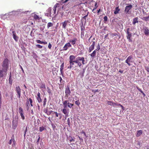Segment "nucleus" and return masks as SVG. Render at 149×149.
<instances>
[{
    "label": "nucleus",
    "instance_id": "obj_48",
    "mask_svg": "<svg viewBox=\"0 0 149 149\" xmlns=\"http://www.w3.org/2000/svg\"><path fill=\"white\" fill-rule=\"evenodd\" d=\"M111 35L112 37H113L114 36H116L117 35V33H112L111 34Z\"/></svg>",
    "mask_w": 149,
    "mask_h": 149
},
{
    "label": "nucleus",
    "instance_id": "obj_11",
    "mask_svg": "<svg viewBox=\"0 0 149 149\" xmlns=\"http://www.w3.org/2000/svg\"><path fill=\"white\" fill-rule=\"evenodd\" d=\"M19 113L21 116V118L23 120H24L25 119V117L24 116L23 109L21 107H19Z\"/></svg>",
    "mask_w": 149,
    "mask_h": 149
},
{
    "label": "nucleus",
    "instance_id": "obj_58",
    "mask_svg": "<svg viewBox=\"0 0 149 149\" xmlns=\"http://www.w3.org/2000/svg\"><path fill=\"white\" fill-rule=\"evenodd\" d=\"M117 104L115 102H113V106H116Z\"/></svg>",
    "mask_w": 149,
    "mask_h": 149
},
{
    "label": "nucleus",
    "instance_id": "obj_55",
    "mask_svg": "<svg viewBox=\"0 0 149 149\" xmlns=\"http://www.w3.org/2000/svg\"><path fill=\"white\" fill-rule=\"evenodd\" d=\"M55 113V114H56V117H58V113L56 112H54Z\"/></svg>",
    "mask_w": 149,
    "mask_h": 149
},
{
    "label": "nucleus",
    "instance_id": "obj_29",
    "mask_svg": "<svg viewBox=\"0 0 149 149\" xmlns=\"http://www.w3.org/2000/svg\"><path fill=\"white\" fill-rule=\"evenodd\" d=\"M53 24L51 22H49L47 24V27L49 29L50 27H52L53 26Z\"/></svg>",
    "mask_w": 149,
    "mask_h": 149
},
{
    "label": "nucleus",
    "instance_id": "obj_51",
    "mask_svg": "<svg viewBox=\"0 0 149 149\" xmlns=\"http://www.w3.org/2000/svg\"><path fill=\"white\" fill-rule=\"evenodd\" d=\"M52 46V45L50 44V43H49V45H48V48H49V49H51V48Z\"/></svg>",
    "mask_w": 149,
    "mask_h": 149
},
{
    "label": "nucleus",
    "instance_id": "obj_42",
    "mask_svg": "<svg viewBox=\"0 0 149 149\" xmlns=\"http://www.w3.org/2000/svg\"><path fill=\"white\" fill-rule=\"evenodd\" d=\"M29 100L30 102L31 106L32 107L33 106V104H32L33 101H32V100L31 98H30L29 99Z\"/></svg>",
    "mask_w": 149,
    "mask_h": 149
},
{
    "label": "nucleus",
    "instance_id": "obj_49",
    "mask_svg": "<svg viewBox=\"0 0 149 149\" xmlns=\"http://www.w3.org/2000/svg\"><path fill=\"white\" fill-rule=\"evenodd\" d=\"M136 88H137V89L138 90L140 91L141 93H143V92L142 90H141L140 88L139 87H136Z\"/></svg>",
    "mask_w": 149,
    "mask_h": 149
},
{
    "label": "nucleus",
    "instance_id": "obj_25",
    "mask_svg": "<svg viewBox=\"0 0 149 149\" xmlns=\"http://www.w3.org/2000/svg\"><path fill=\"white\" fill-rule=\"evenodd\" d=\"M141 19L145 21H149V15L148 17H143Z\"/></svg>",
    "mask_w": 149,
    "mask_h": 149
},
{
    "label": "nucleus",
    "instance_id": "obj_64",
    "mask_svg": "<svg viewBox=\"0 0 149 149\" xmlns=\"http://www.w3.org/2000/svg\"><path fill=\"white\" fill-rule=\"evenodd\" d=\"M121 106V105L120 104H119V103H117V105H116V106Z\"/></svg>",
    "mask_w": 149,
    "mask_h": 149
},
{
    "label": "nucleus",
    "instance_id": "obj_43",
    "mask_svg": "<svg viewBox=\"0 0 149 149\" xmlns=\"http://www.w3.org/2000/svg\"><path fill=\"white\" fill-rule=\"evenodd\" d=\"M69 140L70 142H72V141H74V139H73L72 137H69Z\"/></svg>",
    "mask_w": 149,
    "mask_h": 149
},
{
    "label": "nucleus",
    "instance_id": "obj_45",
    "mask_svg": "<svg viewBox=\"0 0 149 149\" xmlns=\"http://www.w3.org/2000/svg\"><path fill=\"white\" fill-rule=\"evenodd\" d=\"M36 46L39 48L41 49L42 47V46L39 44L36 45Z\"/></svg>",
    "mask_w": 149,
    "mask_h": 149
},
{
    "label": "nucleus",
    "instance_id": "obj_59",
    "mask_svg": "<svg viewBox=\"0 0 149 149\" xmlns=\"http://www.w3.org/2000/svg\"><path fill=\"white\" fill-rule=\"evenodd\" d=\"M40 93H38L37 95L38 97H40Z\"/></svg>",
    "mask_w": 149,
    "mask_h": 149
},
{
    "label": "nucleus",
    "instance_id": "obj_20",
    "mask_svg": "<svg viewBox=\"0 0 149 149\" xmlns=\"http://www.w3.org/2000/svg\"><path fill=\"white\" fill-rule=\"evenodd\" d=\"M59 5V4L58 3H56L54 6L53 11L54 14H55L56 13V8Z\"/></svg>",
    "mask_w": 149,
    "mask_h": 149
},
{
    "label": "nucleus",
    "instance_id": "obj_14",
    "mask_svg": "<svg viewBox=\"0 0 149 149\" xmlns=\"http://www.w3.org/2000/svg\"><path fill=\"white\" fill-rule=\"evenodd\" d=\"M67 108H65L62 110V112L66 116L69 113V110L68 109H66Z\"/></svg>",
    "mask_w": 149,
    "mask_h": 149
},
{
    "label": "nucleus",
    "instance_id": "obj_62",
    "mask_svg": "<svg viewBox=\"0 0 149 149\" xmlns=\"http://www.w3.org/2000/svg\"><path fill=\"white\" fill-rule=\"evenodd\" d=\"M42 44H43L45 45L47 44V42H43L42 41Z\"/></svg>",
    "mask_w": 149,
    "mask_h": 149
},
{
    "label": "nucleus",
    "instance_id": "obj_15",
    "mask_svg": "<svg viewBox=\"0 0 149 149\" xmlns=\"http://www.w3.org/2000/svg\"><path fill=\"white\" fill-rule=\"evenodd\" d=\"M144 30L143 32L146 36H148L149 34V30L147 27H145L144 28Z\"/></svg>",
    "mask_w": 149,
    "mask_h": 149
},
{
    "label": "nucleus",
    "instance_id": "obj_6",
    "mask_svg": "<svg viewBox=\"0 0 149 149\" xmlns=\"http://www.w3.org/2000/svg\"><path fill=\"white\" fill-rule=\"evenodd\" d=\"M130 29L129 28H127V29L126 36L127 38L128 41L130 42H132V33L130 32Z\"/></svg>",
    "mask_w": 149,
    "mask_h": 149
},
{
    "label": "nucleus",
    "instance_id": "obj_17",
    "mask_svg": "<svg viewBox=\"0 0 149 149\" xmlns=\"http://www.w3.org/2000/svg\"><path fill=\"white\" fill-rule=\"evenodd\" d=\"M77 40V39L75 38H74L72 40H69V42H71L72 45H74L75 44Z\"/></svg>",
    "mask_w": 149,
    "mask_h": 149
},
{
    "label": "nucleus",
    "instance_id": "obj_44",
    "mask_svg": "<svg viewBox=\"0 0 149 149\" xmlns=\"http://www.w3.org/2000/svg\"><path fill=\"white\" fill-rule=\"evenodd\" d=\"M61 67L60 68V72L62 74L63 73V66H61Z\"/></svg>",
    "mask_w": 149,
    "mask_h": 149
},
{
    "label": "nucleus",
    "instance_id": "obj_56",
    "mask_svg": "<svg viewBox=\"0 0 149 149\" xmlns=\"http://www.w3.org/2000/svg\"><path fill=\"white\" fill-rule=\"evenodd\" d=\"M40 139V136H39L38 139L37 141V142H36V143H37V144H38V142H39V141Z\"/></svg>",
    "mask_w": 149,
    "mask_h": 149
},
{
    "label": "nucleus",
    "instance_id": "obj_18",
    "mask_svg": "<svg viewBox=\"0 0 149 149\" xmlns=\"http://www.w3.org/2000/svg\"><path fill=\"white\" fill-rule=\"evenodd\" d=\"M138 17H136L133 19L132 23L134 25H135L136 23H138Z\"/></svg>",
    "mask_w": 149,
    "mask_h": 149
},
{
    "label": "nucleus",
    "instance_id": "obj_40",
    "mask_svg": "<svg viewBox=\"0 0 149 149\" xmlns=\"http://www.w3.org/2000/svg\"><path fill=\"white\" fill-rule=\"evenodd\" d=\"M37 99L39 103H40L42 102V100L40 97H37Z\"/></svg>",
    "mask_w": 149,
    "mask_h": 149
},
{
    "label": "nucleus",
    "instance_id": "obj_21",
    "mask_svg": "<svg viewBox=\"0 0 149 149\" xmlns=\"http://www.w3.org/2000/svg\"><path fill=\"white\" fill-rule=\"evenodd\" d=\"M96 53V50H94L93 52L90 54L91 56L92 57H93L95 56Z\"/></svg>",
    "mask_w": 149,
    "mask_h": 149
},
{
    "label": "nucleus",
    "instance_id": "obj_23",
    "mask_svg": "<svg viewBox=\"0 0 149 149\" xmlns=\"http://www.w3.org/2000/svg\"><path fill=\"white\" fill-rule=\"evenodd\" d=\"M120 10L118 7H117L116 8L115 10L114 11V13L115 14H116L119 13Z\"/></svg>",
    "mask_w": 149,
    "mask_h": 149
},
{
    "label": "nucleus",
    "instance_id": "obj_37",
    "mask_svg": "<svg viewBox=\"0 0 149 149\" xmlns=\"http://www.w3.org/2000/svg\"><path fill=\"white\" fill-rule=\"evenodd\" d=\"M100 49V46L99 44H98L97 46V48L96 49V51H99Z\"/></svg>",
    "mask_w": 149,
    "mask_h": 149
},
{
    "label": "nucleus",
    "instance_id": "obj_46",
    "mask_svg": "<svg viewBox=\"0 0 149 149\" xmlns=\"http://www.w3.org/2000/svg\"><path fill=\"white\" fill-rule=\"evenodd\" d=\"M36 41L38 43L42 44V41L40 40H37Z\"/></svg>",
    "mask_w": 149,
    "mask_h": 149
},
{
    "label": "nucleus",
    "instance_id": "obj_26",
    "mask_svg": "<svg viewBox=\"0 0 149 149\" xmlns=\"http://www.w3.org/2000/svg\"><path fill=\"white\" fill-rule=\"evenodd\" d=\"M142 131L141 130H139L137 131L136 134V136L138 137L142 134Z\"/></svg>",
    "mask_w": 149,
    "mask_h": 149
},
{
    "label": "nucleus",
    "instance_id": "obj_7",
    "mask_svg": "<svg viewBox=\"0 0 149 149\" xmlns=\"http://www.w3.org/2000/svg\"><path fill=\"white\" fill-rule=\"evenodd\" d=\"M75 58V56L74 55H70V64L74 65L75 63V60H74Z\"/></svg>",
    "mask_w": 149,
    "mask_h": 149
},
{
    "label": "nucleus",
    "instance_id": "obj_4",
    "mask_svg": "<svg viewBox=\"0 0 149 149\" xmlns=\"http://www.w3.org/2000/svg\"><path fill=\"white\" fill-rule=\"evenodd\" d=\"M18 120V117L17 116H15L13 119L12 126L13 129L14 130L15 129L17 126Z\"/></svg>",
    "mask_w": 149,
    "mask_h": 149
},
{
    "label": "nucleus",
    "instance_id": "obj_22",
    "mask_svg": "<svg viewBox=\"0 0 149 149\" xmlns=\"http://www.w3.org/2000/svg\"><path fill=\"white\" fill-rule=\"evenodd\" d=\"M92 3H93L94 4V7L93 8V11L96 9L97 8V7L98 6H97V2H95L94 1H93V0L92 1H91Z\"/></svg>",
    "mask_w": 149,
    "mask_h": 149
},
{
    "label": "nucleus",
    "instance_id": "obj_10",
    "mask_svg": "<svg viewBox=\"0 0 149 149\" xmlns=\"http://www.w3.org/2000/svg\"><path fill=\"white\" fill-rule=\"evenodd\" d=\"M15 91L17 94L18 97L20 98L21 97V89L19 86H17L15 88Z\"/></svg>",
    "mask_w": 149,
    "mask_h": 149
},
{
    "label": "nucleus",
    "instance_id": "obj_30",
    "mask_svg": "<svg viewBox=\"0 0 149 149\" xmlns=\"http://www.w3.org/2000/svg\"><path fill=\"white\" fill-rule=\"evenodd\" d=\"M34 19L36 20H39L40 19L39 17V16L36 15H35L33 16Z\"/></svg>",
    "mask_w": 149,
    "mask_h": 149
},
{
    "label": "nucleus",
    "instance_id": "obj_39",
    "mask_svg": "<svg viewBox=\"0 0 149 149\" xmlns=\"http://www.w3.org/2000/svg\"><path fill=\"white\" fill-rule=\"evenodd\" d=\"M44 130V127L43 126L40 127L39 128V131L40 132H42Z\"/></svg>",
    "mask_w": 149,
    "mask_h": 149
},
{
    "label": "nucleus",
    "instance_id": "obj_8",
    "mask_svg": "<svg viewBox=\"0 0 149 149\" xmlns=\"http://www.w3.org/2000/svg\"><path fill=\"white\" fill-rule=\"evenodd\" d=\"M133 59V57L132 55L129 56L127 58L125 61V62L127 63L129 65H130V62H132V60Z\"/></svg>",
    "mask_w": 149,
    "mask_h": 149
},
{
    "label": "nucleus",
    "instance_id": "obj_28",
    "mask_svg": "<svg viewBox=\"0 0 149 149\" xmlns=\"http://www.w3.org/2000/svg\"><path fill=\"white\" fill-rule=\"evenodd\" d=\"M124 3L126 5H129L131 0H123Z\"/></svg>",
    "mask_w": 149,
    "mask_h": 149
},
{
    "label": "nucleus",
    "instance_id": "obj_16",
    "mask_svg": "<svg viewBox=\"0 0 149 149\" xmlns=\"http://www.w3.org/2000/svg\"><path fill=\"white\" fill-rule=\"evenodd\" d=\"M68 22V20H65L62 23L63 25V29H65L66 28V26L67 25Z\"/></svg>",
    "mask_w": 149,
    "mask_h": 149
},
{
    "label": "nucleus",
    "instance_id": "obj_2",
    "mask_svg": "<svg viewBox=\"0 0 149 149\" xmlns=\"http://www.w3.org/2000/svg\"><path fill=\"white\" fill-rule=\"evenodd\" d=\"M85 60L84 57H78L75 60V63L77 64L78 65H81L85 64Z\"/></svg>",
    "mask_w": 149,
    "mask_h": 149
},
{
    "label": "nucleus",
    "instance_id": "obj_32",
    "mask_svg": "<svg viewBox=\"0 0 149 149\" xmlns=\"http://www.w3.org/2000/svg\"><path fill=\"white\" fill-rule=\"evenodd\" d=\"M9 83L11 86L12 85L13 83V80L12 78H9Z\"/></svg>",
    "mask_w": 149,
    "mask_h": 149
},
{
    "label": "nucleus",
    "instance_id": "obj_13",
    "mask_svg": "<svg viewBox=\"0 0 149 149\" xmlns=\"http://www.w3.org/2000/svg\"><path fill=\"white\" fill-rule=\"evenodd\" d=\"M71 45L70 42L67 43L63 47V50L66 51L68 49V47H71Z\"/></svg>",
    "mask_w": 149,
    "mask_h": 149
},
{
    "label": "nucleus",
    "instance_id": "obj_41",
    "mask_svg": "<svg viewBox=\"0 0 149 149\" xmlns=\"http://www.w3.org/2000/svg\"><path fill=\"white\" fill-rule=\"evenodd\" d=\"M59 78L60 79V83L61 84L62 83H63V82H64V81L63 80L62 78L61 77H59Z\"/></svg>",
    "mask_w": 149,
    "mask_h": 149
},
{
    "label": "nucleus",
    "instance_id": "obj_31",
    "mask_svg": "<svg viewBox=\"0 0 149 149\" xmlns=\"http://www.w3.org/2000/svg\"><path fill=\"white\" fill-rule=\"evenodd\" d=\"M81 31H84L85 29V27L83 25V23H82L81 24Z\"/></svg>",
    "mask_w": 149,
    "mask_h": 149
},
{
    "label": "nucleus",
    "instance_id": "obj_52",
    "mask_svg": "<svg viewBox=\"0 0 149 149\" xmlns=\"http://www.w3.org/2000/svg\"><path fill=\"white\" fill-rule=\"evenodd\" d=\"M52 111H48L47 113V114L48 115H50L51 114V112H52Z\"/></svg>",
    "mask_w": 149,
    "mask_h": 149
},
{
    "label": "nucleus",
    "instance_id": "obj_57",
    "mask_svg": "<svg viewBox=\"0 0 149 149\" xmlns=\"http://www.w3.org/2000/svg\"><path fill=\"white\" fill-rule=\"evenodd\" d=\"M146 70L148 72H149V69L148 68V67H146Z\"/></svg>",
    "mask_w": 149,
    "mask_h": 149
},
{
    "label": "nucleus",
    "instance_id": "obj_50",
    "mask_svg": "<svg viewBox=\"0 0 149 149\" xmlns=\"http://www.w3.org/2000/svg\"><path fill=\"white\" fill-rule=\"evenodd\" d=\"M84 31H81V37L82 38V36H84Z\"/></svg>",
    "mask_w": 149,
    "mask_h": 149
},
{
    "label": "nucleus",
    "instance_id": "obj_36",
    "mask_svg": "<svg viewBox=\"0 0 149 149\" xmlns=\"http://www.w3.org/2000/svg\"><path fill=\"white\" fill-rule=\"evenodd\" d=\"M75 104L78 106L80 105V103L79 100L75 101Z\"/></svg>",
    "mask_w": 149,
    "mask_h": 149
},
{
    "label": "nucleus",
    "instance_id": "obj_53",
    "mask_svg": "<svg viewBox=\"0 0 149 149\" xmlns=\"http://www.w3.org/2000/svg\"><path fill=\"white\" fill-rule=\"evenodd\" d=\"M119 61V59L118 58H116L114 59V62L115 63V61Z\"/></svg>",
    "mask_w": 149,
    "mask_h": 149
},
{
    "label": "nucleus",
    "instance_id": "obj_34",
    "mask_svg": "<svg viewBox=\"0 0 149 149\" xmlns=\"http://www.w3.org/2000/svg\"><path fill=\"white\" fill-rule=\"evenodd\" d=\"M40 87L41 88H45V84L43 83L41 84L40 85Z\"/></svg>",
    "mask_w": 149,
    "mask_h": 149
},
{
    "label": "nucleus",
    "instance_id": "obj_3",
    "mask_svg": "<svg viewBox=\"0 0 149 149\" xmlns=\"http://www.w3.org/2000/svg\"><path fill=\"white\" fill-rule=\"evenodd\" d=\"M62 100L63 101V104L64 106V107L67 108V107H68V108H71L74 105L73 104L69 102L68 100L66 99V100L63 101V98L62 99Z\"/></svg>",
    "mask_w": 149,
    "mask_h": 149
},
{
    "label": "nucleus",
    "instance_id": "obj_47",
    "mask_svg": "<svg viewBox=\"0 0 149 149\" xmlns=\"http://www.w3.org/2000/svg\"><path fill=\"white\" fill-rule=\"evenodd\" d=\"M47 102V99L46 98H45L44 100L43 106H45L46 104V102Z\"/></svg>",
    "mask_w": 149,
    "mask_h": 149
},
{
    "label": "nucleus",
    "instance_id": "obj_19",
    "mask_svg": "<svg viewBox=\"0 0 149 149\" xmlns=\"http://www.w3.org/2000/svg\"><path fill=\"white\" fill-rule=\"evenodd\" d=\"M9 61V60L7 58H5L3 62V65H8Z\"/></svg>",
    "mask_w": 149,
    "mask_h": 149
},
{
    "label": "nucleus",
    "instance_id": "obj_9",
    "mask_svg": "<svg viewBox=\"0 0 149 149\" xmlns=\"http://www.w3.org/2000/svg\"><path fill=\"white\" fill-rule=\"evenodd\" d=\"M132 7V6L131 4H129L128 6L125 7V12L126 13H128L130 10H131Z\"/></svg>",
    "mask_w": 149,
    "mask_h": 149
},
{
    "label": "nucleus",
    "instance_id": "obj_35",
    "mask_svg": "<svg viewBox=\"0 0 149 149\" xmlns=\"http://www.w3.org/2000/svg\"><path fill=\"white\" fill-rule=\"evenodd\" d=\"M104 22L105 23H106V22L108 20V17H107L106 16H105L104 17Z\"/></svg>",
    "mask_w": 149,
    "mask_h": 149
},
{
    "label": "nucleus",
    "instance_id": "obj_33",
    "mask_svg": "<svg viewBox=\"0 0 149 149\" xmlns=\"http://www.w3.org/2000/svg\"><path fill=\"white\" fill-rule=\"evenodd\" d=\"M113 102H112L111 101H107V104L108 105H111V106H112Z\"/></svg>",
    "mask_w": 149,
    "mask_h": 149
},
{
    "label": "nucleus",
    "instance_id": "obj_12",
    "mask_svg": "<svg viewBox=\"0 0 149 149\" xmlns=\"http://www.w3.org/2000/svg\"><path fill=\"white\" fill-rule=\"evenodd\" d=\"M95 45V41H93L92 45L89 47L88 49L89 52H91L94 49Z\"/></svg>",
    "mask_w": 149,
    "mask_h": 149
},
{
    "label": "nucleus",
    "instance_id": "obj_63",
    "mask_svg": "<svg viewBox=\"0 0 149 149\" xmlns=\"http://www.w3.org/2000/svg\"><path fill=\"white\" fill-rule=\"evenodd\" d=\"M123 70H119V72H120V73H123Z\"/></svg>",
    "mask_w": 149,
    "mask_h": 149
},
{
    "label": "nucleus",
    "instance_id": "obj_1",
    "mask_svg": "<svg viewBox=\"0 0 149 149\" xmlns=\"http://www.w3.org/2000/svg\"><path fill=\"white\" fill-rule=\"evenodd\" d=\"M8 68L7 66H3L2 69L0 70V77H2L6 76L7 74Z\"/></svg>",
    "mask_w": 149,
    "mask_h": 149
},
{
    "label": "nucleus",
    "instance_id": "obj_24",
    "mask_svg": "<svg viewBox=\"0 0 149 149\" xmlns=\"http://www.w3.org/2000/svg\"><path fill=\"white\" fill-rule=\"evenodd\" d=\"M13 37L14 39L17 41L18 40L19 38L15 34L13 33Z\"/></svg>",
    "mask_w": 149,
    "mask_h": 149
},
{
    "label": "nucleus",
    "instance_id": "obj_54",
    "mask_svg": "<svg viewBox=\"0 0 149 149\" xmlns=\"http://www.w3.org/2000/svg\"><path fill=\"white\" fill-rule=\"evenodd\" d=\"M27 127H26V129L25 130V131L24 132V136H25L26 132H27Z\"/></svg>",
    "mask_w": 149,
    "mask_h": 149
},
{
    "label": "nucleus",
    "instance_id": "obj_38",
    "mask_svg": "<svg viewBox=\"0 0 149 149\" xmlns=\"http://www.w3.org/2000/svg\"><path fill=\"white\" fill-rule=\"evenodd\" d=\"M69 0H65L64 1V0H61L60 1V3H65L67 2Z\"/></svg>",
    "mask_w": 149,
    "mask_h": 149
},
{
    "label": "nucleus",
    "instance_id": "obj_60",
    "mask_svg": "<svg viewBox=\"0 0 149 149\" xmlns=\"http://www.w3.org/2000/svg\"><path fill=\"white\" fill-rule=\"evenodd\" d=\"M47 92L48 93H51V91H50V89H48Z\"/></svg>",
    "mask_w": 149,
    "mask_h": 149
},
{
    "label": "nucleus",
    "instance_id": "obj_5",
    "mask_svg": "<svg viewBox=\"0 0 149 149\" xmlns=\"http://www.w3.org/2000/svg\"><path fill=\"white\" fill-rule=\"evenodd\" d=\"M71 93V92L70 90L69 86H67L65 91V99H67L70 98V97L68 98V97L70 96Z\"/></svg>",
    "mask_w": 149,
    "mask_h": 149
},
{
    "label": "nucleus",
    "instance_id": "obj_61",
    "mask_svg": "<svg viewBox=\"0 0 149 149\" xmlns=\"http://www.w3.org/2000/svg\"><path fill=\"white\" fill-rule=\"evenodd\" d=\"M88 16V15L84 16L83 17V19H86V17L87 16Z\"/></svg>",
    "mask_w": 149,
    "mask_h": 149
},
{
    "label": "nucleus",
    "instance_id": "obj_27",
    "mask_svg": "<svg viewBox=\"0 0 149 149\" xmlns=\"http://www.w3.org/2000/svg\"><path fill=\"white\" fill-rule=\"evenodd\" d=\"M14 142L15 141V139H14V136H13L12 137V139L10 140L8 143L9 144H11L12 143V141Z\"/></svg>",
    "mask_w": 149,
    "mask_h": 149
}]
</instances>
